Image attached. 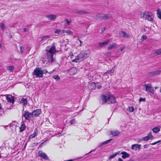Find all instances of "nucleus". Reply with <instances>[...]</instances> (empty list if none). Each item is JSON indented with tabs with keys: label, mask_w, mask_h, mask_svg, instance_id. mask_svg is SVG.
Returning a JSON list of instances; mask_svg holds the SVG:
<instances>
[{
	"label": "nucleus",
	"mask_w": 161,
	"mask_h": 161,
	"mask_svg": "<svg viewBox=\"0 0 161 161\" xmlns=\"http://www.w3.org/2000/svg\"><path fill=\"white\" fill-rule=\"evenodd\" d=\"M47 57V61L52 63L53 61V55L55 52V47L54 46H49L46 47Z\"/></svg>",
	"instance_id": "nucleus-1"
},
{
	"label": "nucleus",
	"mask_w": 161,
	"mask_h": 161,
	"mask_svg": "<svg viewBox=\"0 0 161 161\" xmlns=\"http://www.w3.org/2000/svg\"><path fill=\"white\" fill-rule=\"evenodd\" d=\"M47 72L46 70H43L41 68L37 67L34 70L33 74L37 77L41 78L43 77V74H46Z\"/></svg>",
	"instance_id": "nucleus-2"
},
{
	"label": "nucleus",
	"mask_w": 161,
	"mask_h": 161,
	"mask_svg": "<svg viewBox=\"0 0 161 161\" xmlns=\"http://www.w3.org/2000/svg\"><path fill=\"white\" fill-rule=\"evenodd\" d=\"M141 16L142 18L150 21H152L153 19V14L150 11L145 12L142 13Z\"/></svg>",
	"instance_id": "nucleus-3"
},
{
	"label": "nucleus",
	"mask_w": 161,
	"mask_h": 161,
	"mask_svg": "<svg viewBox=\"0 0 161 161\" xmlns=\"http://www.w3.org/2000/svg\"><path fill=\"white\" fill-rule=\"evenodd\" d=\"M89 56L88 54L84 52H81L76 58L72 60L73 62H78L82 61Z\"/></svg>",
	"instance_id": "nucleus-4"
},
{
	"label": "nucleus",
	"mask_w": 161,
	"mask_h": 161,
	"mask_svg": "<svg viewBox=\"0 0 161 161\" xmlns=\"http://www.w3.org/2000/svg\"><path fill=\"white\" fill-rule=\"evenodd\" d=\"M144 86L145 88V91L151 95L153 94L154 90L150 84H145Z\"/></svg>",
	"instance_id": "nucleus-5"
},
{
	"label": "nucleus",
	"mask_w": 161,
	"mask_h": 161,
	"mask_svg": "<svg viewBox=\"0 0 161 161\" xmlns=\"http://www.w3.org/2000/svg\"><path fill=\"white\" fill-rule=\"evenodd\" d=\"M23 115L25 119L27 120H30L31 118L33 117L32 113H30L28 111L26 110L24 111Z\"/></svg>",
	"instance_id": "nucleus-6"
},
{
	"label": "nucleus",
	"mask_w": 161,
	"mask_h": 161,
	"mask_svg": "<svg viewBox=\"0 0 161 161\" xmlns=\"http://www.w3.org/2000/svg\"><path fill=\"white\" fill-rule=\"evenodd\" d=\"M153 136L152 135L151 132H149L147 136L142 138L140 141H147L149 140L153 139Z\"/></svg>",
	"instance_id": "nucleus-7"
},
{
	"label": "nucleus",
	"mask_w": 161,
	"mask_h": 161,
	"mask_svg": "<svg viewBox=\"0 0 161 161\" xmlns=\"http://www.w3.org/2000/svg\"><path fill=\"white\" fill-rule=\"evenodd\" d=\"M95 18L97 19H107L106 14H98L95 15Z\"/></svg>",
	"instance_id": "nucleus-8"
},
{
	"label": "nucleus",
	"mask_w": 161,
	"mask_h": 161,
	"mask_svg": "<svg viewBox=\"0 0 161 161\" xmlns=\"http://www.w3.org/2000/svg\"><path fill=\"white\" fill-rule=\"evenodd\" d=\"M6 98L8 101L9 103H12L13 104L15 102L14 97L10 95H5Z\"/></svg>",
	"instance_id": "nucleus-9"
},
{
	"label": "nucleus",
	"mask_w": 161,
	"mask_h": 161,
	"mask_svg": "<svg viewBox=\"0 0 161 161\" xmlns=\"http://www.w3.org/2000/svg\"><path fill=\"white\" fill-rule=\"evenodd\" d=\"M161 72V70H157L150 72L147 74V76L148 77H151L153 75L159 74Z\"/></svg>",
	"instance_id": "nucleus-10"
},
{
	"label": "nucleus",
	"mask_w": 161,
	"mask_h": 161,
	"mask_svg": "<svg viewBox=\"0 0 161 161\" xmlns=\"http://www.w3.org/2000/svg\"><path fill=\"white\" fill-rule=\"evenodd\" d=\"M116 102L115 97L112 95H108V96L107 103L108 104L114 103Z\"/></svg>",
	"instance_id": "nucleus-11"
},
{
	"label": "nucleus",
	"mask_w": 161,
	"mask_h": 161,
	"mask_svg": "<svg viewBox=\"0 0 161 161\" xmlns=\"http://www.w3.org/2000/svg\"><path fill=\"white\" fill-rule=\"evenodd\" d=\"M39 156L46 160H48L49 158L47 155L42 151H39L38 152Z\"/></svg>",
	"instance_id": "nucleus-12"
},
{
	"label": "nucleus",
	"mask_w": 161,
	"mask_h": 161,
	"mask_svg": "<svg viewBox=\"0 0 161 161\" xmlns=\"http://www.w3.org/2000/svg\"><path fill=\"white\" fill-rule=\"evenodd\" d=\"M41 112V110L40 109H37L34 110L32 113L33 117H38Z\"/></svg>",
	"instance_id": "nucleus-13"
},
{
	"label": "nucleus",
	"mask_w": 161,
	"mask_h": 161,
	"mask_svg": "<svg viewBox=\"0 0 161 161\" xmlns=\"http://www.w3.org/2000/svg\"><path fill=\"white\" fill-rule=\"evenodd\" d=\"M77 71V68L75 67L72 68L68 71V73L70 75H73L75 74Z\"/></svg>",
	"instance_id": "nucleus-14"
},
{
	"label": "nucleus",
	"mask_w": 161,
	"mask_h": 161,
	"mask_svg": "<svg viewBox=\"0 0 161 161\" xmlns=\"http://www.w3.org/2000/svg\"><path fill=\"white\" fill-rule=\"evenodd\" d=\"M119 36L121 37L129 38L130 37V36L128 35L126 32L124 31H121L119 32Z\"/></svg>",
	"instance_id": "nucleus-15"
},
{
	"label": "nucleus",
	"mask_w": 161,
	"mask_h": 161,
	"mask_svg": "<svg viewBox=\"0 0 161 161\" xmlns=\"http://www.w3.org/2000/svg\"><path fill=\"white\" fill-rule=\"evenodd\" d=\"M141 145L140 144H133L131 146V148L133 150L136 151L140 150L141 149Z\"/></svg>",
	"instance_id": "nucleus-16"
},
{
	"label": "nucleus",
	"mask_w": 161,
	"mask_h": 161,
	"mask_svg": "<svg viewBox=\"0 0 161 161\" xmlns=\"http://www.w3.org/2000/svg\"><path fill=\"white\" fill-rule=\"evenodd\" d=\"M115 69V66L113 67L112 69L111 70H108L107 72H105L104 73L103 75L104 76H105L106 75L109 74L110 75H112V74L114 72V70Z\"/></svg>",
	"instance_id": "nucleus-17"
},
{
	"label": "nucleus",
	"mask_w": 161,
	"mask_h": 161,
	"mask_svg": "<svg viewBox=\"0 0 161 161\" xmlns=\"http://www.w3.org/2000/svg\"><path fill=\"white\" fill-rule=\"evenodd\" d=\"M45 17L48 18V19H49L51 20H52L56 18V16L54 14H49V15H46Z\"/></svg>",
	"instance_id": "nucleus-18"
},
{
	"label": "nucleus",
	"mask_w": 161,
	"mask_h": 161,
	"mask_svg": "<svg viewBox=\"0 0 161 161\" xmlns=\"http://www.w3.org/2000/svg\"><path fill=\"white\" fill-rule=\"evenodd\" d=\"M96 87V84L94 82H92L88 86V88L89 90H92L95 89Z\"/></svg>",
	"instance_id": "nucleus-19"
},
{
	"label": "nucleus",
	"mask_w": 161,
	"mask_h": 161,
	"mask_svg": "<svg viewBox=\"0 0 161 161\" xmlns=\"http://www.w3.org/2000/svg\"><path fill=\"white\" fill-rule=\"evenodd\" d=\"M110 133L113 136H117L120 133V132L118 130L110 131Z\"/></svg>",
	"instance_id": "nucleus-20"
},
{
	"label": "nucleus",
	"mask_w": 161,
	"mask_h": 161,
	"mask_svg": "<svg viewBox=\"0 0 161 161\" xmlns=\"http://www.w3.org/2000/svg\"><path fill=\"white\" fill-rule=\"evenodd\" d=\"M75 13L79 14H89V13L87 12L86 11H84L83 10H75Z\"/></svg>",
	"instance_id": "nucleus-21"
},
{
	"label": "nucleus",
	"mask_w": 161,
	"mask_h": 161,
	"mask_svg": "<svg viewBox=\"0 0 161 161\" xmlns=\"http://www.w3.org/2000/svg\"><path fill=\"white\" fill-rule=\"evenodd\" d=\"M121 154L122 155L121 157L123 159H125L126 158L129 157L130 156V154L125 152H122L121 153Z\"/></svg>",
	"instance_id": "nucleus-22"
},
{
	"label": "nucleus",
	"mask_w": 161,
	"mask_h": 161,
	"mask_svg": "<svg viewBox=\"0 0 161 161\" xmlns=\"http://www.w3.org/2000/svg\"><path fill=\"white\" fill-rule=\"evenodd\" d=\"M26 128L25 125L23 122L21 123V125L20 127V131L22 132L24 131Z\"/></svg>",
	"instance_id": "nucleus-23"
},
{
	"label": "nucleus",
	"mask_w": 161,
	"mask_h": 161,
	"mask_svg": "<svg viewBox=\"0 0 161 161\" xmlns=\"http://www.w3.org/2000/svg\"><path fill=\"white\" fill-rule=\"evenodd\" d=\"M160 126H158L153 128L152 129L153 131L155 133H156L160 131Z\"/></svg>",
	"instance_id": "nucleus-24"
},
{
	"label": "nucleus",
	"mask_w": 161,
	"mask_h": 161,
	"mask_svg": "<svg viewBox=\"0 0 161 161\" xmlns=\"http://www.w3.org/2000/svg\"><path fill=\"white\" fill-rule=\"evenodd\" d=\"M37 134V129H35L34 130V133L30 136V138H34Z\"/></svg>",
	"instance_id": "nucleus-25"
},
{
	"label": "nucleus",
	"mask_w": 161,
	"mask_h": 161,
	"mask_svg": "<svg viewBox=\"0 0 161 161\" xmlns=\"http://www.w3.org/2000/svg\"><path fill=\"white\" fill-rule=\"evenodd\" d=\"M62 33H66L68 35H72L73 34V32L72 31H70L69 30H63Z\"/></svg>",
	"instance_id": "nucleus-26"
},
{
	"label": "nucleus",
	"mask_w": 161,
	"mask_h": 161,
	"mask_svg": "<svg viewBox=\"0 0 161 161\" xmlns=\"http://www.w3.org/2000/svg\"><path fill=\"white\" fill-rule=\"evenodd\" d=\"M20 103L23 104V105L24 106L27 105V101L26 99L22 98L20 101Z\"/></svg>",
	"instance_id": "nucleus-27"
},
{
	"label": "nucleus",
	"mask_w": 161,
	"mask_h": 161,
	"mask_svg": "<svg viewBox=\"0 0 161 161\" xmlns=\"http://www.w3.org/2000/svg\"><path fill=\"white\" fill-rule=\"evenodd\" d=\"M101 99L103 101L104 103H107L108 101V97L105 95H102L101 96Z\"/></svg>",
	"instance_id": "nucleus-28"
},
{
	"label": "nucleus",
	"mask_w": 161,
	"mask_h": 161,
	"mask_svg": "<svg viewBox=\"0 0 161 161\" xmlns=\"http://www.w3.org/2000/svg\"><path fill=\"white\" fill-rule=\"evenodd\" d=\"M113 140L112 139H110L108 140L107 141H106L104 142L103 143L101 144L99 146V147H101L103 145L105 144H107L109 142H110L112 140Z\"/></svg>",
	"instance_id": "nucleus-29"
},
{
	"label": "nucleus",
	"mask_w": 161,
	"mask_h": 161,
	"mask_svg": "<svg viewBox=\"0 0 161 161\" xmlns=\"http://www.w3.org/2000/svg\"><path fill=\"white\" fill-rule=\"evenodd\" d=\"M157 15L158 18L161 19V10L159 8L157 10Z\"/></svg>",
	"instance_id": "nucleus-30"
},
{
	"label": "nucleus",
	"mask_w": 161,
	"mask_h": 161,
	"mask_svg": "<svg viewBox=\"0 0 161 161\" xmlns=\"http://www.w3.org/2000/svg\"><path fill=\"white\" fill-rule=\"evenodd\" d=\"M109 42V40H108L107 41H104L103 42L100 43L99 44V46L100 47H102L103 46L108 44Z\"/></svg>",
	"instance_id": "nucleus-31"
},
{
	"label": "nucleus",
	"mask_w": 161,
	"mask_h": 161,
	"mask_svg": "<svg viewBox=\"0 0 161 161\" xmlns=\"http://www.w3.org/2000/svg\"><path fill=\"white\" fill-rule=\"evenodd\" d=\"M119 152H117V153H114V154L110 155L108 158V159H111L114 158L116 156L119 154Z\"/></svg>",
	"instance_id": "nucleus-32"
},
{
	"label": "nucleus",
	"mask_w": 161,
	"mask_h": 161,
	"mask_svg": "<svg viewBox=\"0 0 161 161\" xmlns=\"http://www.w3.org/2000/svg\"><path fill=\"white\" fill-rule=\"evenodd\" d=\"M154 53L157 55H159L161 54V48L155 50Z\"/></svg>",
	"instance_id": "nucleus-33"
},
{
	"label": "nucleus",
	"mask_w": 161,
	"mask_h": 161,
	"mask_svg": "<svg viewBox=\"0 0 161 161\" xmlns=\"http://www.w3.org/2000/svg\"><path fill=\"white\" fill-rule=\"evenodd\" d=\"M117 45L116 44H110L109 46L108 47V50H111L112 48H114L115 47V46H116Z\"/></svg>",
	"instance_id": "nucleus-34"
},
{
	"label": "nucleus",
	"mask_w": 161,
	"mask_h": 161,
	"mask_svg": "<svg viewBox=\"0 0 161 161\" xmlns=\"http://www.w3.org/2000/svg\"><path fill=\"white\" fill-rule=\"evenodd\" d=\"M64 21L68 25H69L71 23V20H68L67 19H65Z\"/></svg>",
	"instance_id": "nucleus-35"
},
{
	"label": "nucleus",
	"mask_w": 161,
	"mask_h": 161,
	"mask_svg": "<svg viewBox=\"0 0 161 161\" xmlns=\"http://www.w3.org/2000/svg\"><path fill=\"white\" fill-rule=\"evenodd\" d=\"M50 37L49 36H43L42 37L41 41L45 40L49 38Z\"/></svg>",
	"instance_id": "nucleus-36"
},
{
	"label": "nucleus",
	"mask_w": 161,
	"mask_h": 161,
	"mask_svg": "<svg viewBox=\"0 0 161 161\" xmlns=\"http://www.w3.org/2000/svg\"><path fill=\"white\" fill-rule=\"evenodd\" d=\"M0 27L3 30H4L6 28V27L3 23H0Z\"/></svg>",
	"instance_id": "nucleus-37"
},
{
	"label": "nucleus",
	"mask_w": 161,
	"mask_h": 161,
	"mask_svg": "<svg viewBox=\"0 0 161 161\" xmlns=\"http://www.w3.org/2000/svg\"><path fill=\"white\" fill-rule=\"evenodd\" d=\"M53 78L55 79L57 81L58 80L60 79V78L58 75H55L53 76Z\"/></svg>",
	"instance_id": "nucleus-38"
},
{
	"label": "nucleus",
	"mask_w": 161,
	"mask_h": 161,
	"mask_svg": "<svg viewBox=\"0 0 161 161\" xmlns=\"http://www.w3.org/2000/svg\"><path fill=\"white\" fill-rule=\"evenodd\" d=\"M147 38V37L146 35H143L142 37L141 40L142 41H143Z\"/></svg>",
	"instance_id": "nucleus-39"
},
{
	"label": "nucleus",
	"mask_w": 161,
	"mask_h": 161,
	"mask_svg": "<svg viewBox=\"0 0 161 161\" xmlns=\"http://www.w3.org/2000/svg\"><path fill=\"white\" fill-rule=\"evenodd\" d=\"M129 110L130 112H132L134 110V108L133 107H129Z\"/></svg>",
	"instance_id": "nucleus-40"
},
{
	"label": "nucleus",
	"mask_w": 161,
	"mask_h": 161,
	"mask_svg": "<svg viewBox=\"0 0 161 161\" xmlns=\"http://www.w3.org/2000/svg\"><path fill=\"white\" fill-rule=\"evenodd\" d=\"M20 52L21 53H23L24 51V48L23 47H20Z\"/></svg>",
	"instance_id": "nucleus-41"
},
{
	"label": "nucleus",
	"mask_w": 161,
	"mask_h": 161,
	"mask_svg": "<svg viewBox=\"0 0 161 161\" xmlns=\"http://www.w3.org/2000/svg\"><path fill=\"white\" fill-rule=\"evenodd\" d=\"M14 67L13 66H8V69L9 70H12L13 69H14Z\"/></svg>",
	"instance_id": "nucleus-42"
},
{
	"label": "nucleus",
	"mask_w": 161,
	"mask_h": 161,
	"mask_svg": "<svg viewBox=\"0 0 161 161\" xmlns=\"http://www.w3.org/2000/svg\"><path fill=\"white\" fill-rule=\"evenodd\" d=\"M146 100V98H142L141 97L139 98V101L140 102H141L142 101H145Z\"/></svg>",
	"instance_id": "nucleus-43"
},
{
	"label": "nucleus",
	"mask_w": 161,
	"mask_h": 161,
	"mask_svg": "<svg viewBox=\"0 0 161 161\" xmlns=\"http://www.w3.org/2000/svg\"><path fill=\"white\" fill-rule=\"evenodd\" d=\"M106 16L107 17V19H111L112 18V15L110 14H109L108 15L106 14Z\"/></svg>",
	"instance_id": "nucleus-44"
},
{
	"label": "nucleus",
	"mask_w": 161,
	"mask_h": 161,
	"mask_svg": "<svg viewBox=\"0 0 161 161\" xmlns=\"http://www.w3.org/2000/svg\"><path fill=\"white\" fill-rule=\"evenodd\" d=\"M111 54V53L110 52H108L105 54V55L106 56L108 57L110 56Z\"/></svg>",
	"instance_id": "nucleus-45"
},
{
	"label": "nucleus",
	"mask_w": 161,
	"mask_h": 161,
	"mask_svg": "<svg viewBox=\"0 0 161 161\" xmlns=\"http://www.w3.org/2000/svg\"><path fill=\"white\" fill-rule=\"evenodd\" d=\"M60 32V30L59 29H57L54 31V32L55 33L59 34Z\"/></svg>",
	"instance_id": "nucleus-46"
},
{
	"label": "nucleus",
	"mask_w": 161,
	"mask_h": 161,
	"mask_svg": "<svg viewBox=\"0 0 161 161\" xmlns=\"http://www.w3.org/2000/svg\"><path fill=\"white\" fill-rule=\"evenodd\" d=\"M75 122V119H74L71 120L70 121V123H71V125H72V124H73Z\"/></svg>",
	"instance_id": "nucleus-47"
},
{
	"label": "nucleus",
	"mask_w": 161,
	"mask_h": 161,
	"mask_svg": "<svg viewBox=\"0 0 161 161\" xmlns=\"http://www.w3.org/2000/svg\"><path fill=\"white\" fill-rule=\"evenodd\" d=\"M160 142V140H159L158 141L156 142H155L154 143H151L150 144L151 145H154L156 144L157 143H158V142Z\"/></svg>",
	"instance_id": "nucleus-48"
},
{
	"label": "nucleus",
	"mask_w": 161,
	"mask_h": 161,
	"mask_svg": "<svg viewBox=\"0 0 161 161\" xmlns=\"http://www.w3.org/2000/svg\"><path fill=\"white\" fill-rule=\"evenodd\" d=\"M47 140H45L40 145L39 147H42V145H43L44 143V142H47Z\"/></svg>",
	"instance_id": "nucleus-49"
},
{
	"label": "nucleus",
	"mask_w": 161,
	"mask_h": 161,
	"mask_svg": "<svg viewBox=\"0 0 161 161\" xmlns=\"http://www.w3.org/2000/svg\"><path fill=\"white\" fill-rule=\"evenodd\" d=\"M28 29L26 28H24L23 29V31L24 32H26L28 31Z\"/></svg>",
	"instance_id": "nucleus-50"
},
{
	"label": "nucleus",
	"mask_w": 161,
	"mask_h": 161,
	"mask_svg": "<svg viewBox=\"0 0 161 161\" xmlns=\"http://www.w3.org/2000/svg\"><path fill=\"white\" fill-rule=\"evenodd\" d=\"M105 30V27H103L102 29V33Z\"/></svg>",
	"instance_id": "nucleus-51"
},
{
	"label": "nucleus",
	"mask_w": 161,
	"mask_h": 161,
	"mask_svg": "<svg viewBox=\"0 0 161 161\" xmlns=\"http://www.w3.org/2000/svg\"><path fill=\"white\" fill-rule=\"evenodd\" d=\"M148 147V145L147 144L145 145L144 146V148H147Z\"/></svg>",
	"instance_id": "nucleus-52"
},
{
	"label": "nucleus",
	"mask_w": 161,
	"mask_h": 161,
	"mask_svg": "<svg viewBox=\"0 0 161 161\" xmlns=\"http://www.w3.org/2000/svg\"><path fill=\"white\" fill-rule=\"evenodd\" d=\"M38 143H33V146H36L37 145V144H38Z\"/></svg>",
	"instance_id": "nucleus-53"
},
{
	"label": "nucleus",
	"mask_w": 161,
	"mask_h": 161,
	"mask_svg": "<svg viewBox=\"0 0 161 161\" xmlns=\"http://www.w3.org/2000/svg\"><path fill=\"white\" fill-rule=\"evenodd\" d=\"M78 40L79 41L80 43V46H81V44L82 43V42L80 39H78Z\"/></svg>",
	"instance_id": "nucleus-54"
},
{
	"label": "nucleus",
	"mask_w": 161,
	"mask_h": 161,
	"mask_svg": "<svg viewBox=\"0 0 161 161\" xmlns=\"http://www.w3.org/2000/svg\"><path fill=\"white\" fill-rule=\"evenodd\" d=\"M103 76V77L104 78H105L106 79L107 78H108V74H107V75H106V76Z\"/></svg>",
	"instance_id": "nucleus-55"
},
{
	"label": "nucleus",
	"mask_w": 161,
	"mask_h": 161,
	"mask_svg": "<svg viewBox=\"0 0 161 161\" xmlns=\"http://www.w3.org/2000/svg\"><path fill=\"white\" fill-rule=\"evenodd\" d=\"M102 87V86L101 85L98 86L97 87V88L98 89H101Z\"/></svg>",
	"instance_id": "nucleus-56"
},
{
	"label": "nucleus",
	"mask_w": 161,
	"mask_h": 161,
	"mask_svg": "<svg viewBox=\"0 0 161 161\" xmlns=\"http://www.w3.org/2000/svg\"><path fill=\"white\" fill-rule=\"evenodd\" d=\"M64 45V46H65L64 49H65V51H66V50H67V49H68V48H66V47L67 45H66V44H65V45Z\"/></svg>",
	"instance_id": "nucleus-57"
},
{
	"label": "nucleus",
	"mask_w": 161,
	"mask_h": 161,
	"mask_svg": "<svg viewBox=\"0 0 161 161\" xmlns=\"http://www.w3.org/2000/svg\"><path fill=\"white\" fill-rule=\"evenodd\" d=\"M118 161H123V160L120 158H118Z\"/></svg>",
	"instance_id": "nucleus-58"
},
{
	"label": "nucleus",
	"mask_w": 161,
	"mask_h": 161,
	"mask_svg": "<svg viewBox=\"0 0 161 161\" xmlns=\"http://www.w3.org/2000/svg\"><path fill=\"white\" fill-rule=\"evenodd\" d=\"M8 36H9V37L10 38H11L12 37V35L11 34H10V35H9Z\"/></svg>",
	"instance_id": "nucleus-59"
},
{
	"label": "nucleus",
	"mask_w": 161,
	"mask_h": 161,
	"mask_svg": "<svg viewBox=\"0 0 161 161\" xmlns=\"http://www.w3.org/2000/svg\"><path fill=\"white\" fill-rule=\"evenodd\" d=\"M10 125V126H11L10 124L9 125H4L3 126V127H4V128H5L6 127H8V125Z\"/></svg>",
	"instance_id": "nucleus-60"
},
{
	"label": "nucleus",
	"mask_w": 161,
	"mask_h": 161,
	"mask_svg": "<svg viewBox=\"0 0 161 161\" xmlns=\"http://www.w3.org/2000/svg\"><path fill=\"white\" fill-rule=\"evenodd\" d=\"M2 107L1 106V104L0 103V111L2 109Z\"/></svg>",
	"instance_id": "nucleus-61"
},
{
	"label": "nucleus",
	"mask_w": 161,
	"mask_h": 161,
	"mask_svg": "<svg viewBox=\"0 0 161 161\" xmlns=\"http://www.w3.org/2000/svg\"><path fill=\"white\" fill-rule=\"evenodd\" d=\"M54 70H53V71H52V72H49V74H51V73H52L53 72H54Z\"/></svg>",
	"instance_id": "nucleus-62"
},
{
	"label": "nucleus",
	"mask_w": 161,
	"mask_h": 161,
	"mask_svg": "<svg viewBox=\"0 0 161 161\" xmlns=\"http://www.w3.org/2000/svg\"><path fill=\"white\" fill-rule=\"evenodd\" d=\"M57 136H58V137H59L60 136V135L59 134H58V135H57Z\"/></svg>",
	"instance_id": "nucleus-63"
},
{
	"label": "nucleus",
	"mask_w": 161,
	"mask_h": 161,
	"mask_svg": "<svg viewBox=\"0 0 161 161\" xmlns=\"http://www.w3.org/2000/svg\"><path fill=\"white\" fill-rule=\"evenodd\" d=\"M120 51H122L123 50V48H120Z\"/></svg>",
	"instance_id": "nucleus-64"
}]
</instances>
